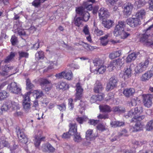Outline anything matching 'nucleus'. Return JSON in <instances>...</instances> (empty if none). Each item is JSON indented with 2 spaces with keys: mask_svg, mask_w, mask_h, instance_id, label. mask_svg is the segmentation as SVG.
<instances>
[{
  "mask_svg": "<svg viewBox=\"0 0 153 153\" xmlns=\"http://www.w3.org/2000/svg\"><path fill=\"white\" fill-rule=\"evenodd\" d=\"M15 56V53L14 52H11L10 55L8 56L5 59L4 61H1L0 62V74L4 76L7 74V71L11 70L14 68V67L13 66H7L5 65L4 66V63H9L11 61L12 59Z\"/></svg>",
  "mask_w": 153,
  "mask_h": 153,
  "instance_id": "1",
  "label": "nucleus"
},
{
  "mask_svg": "<svg viewBox=\"0 0 153 153\" xmlns=\"http://www.w3.org/2000/svg\"><path fill=\"white\" fill-rule=\"evenodd\" d=\"M153 28V24L146 29L145 34L142 35L140 38V41L144 45L149 46L153 45V41L152 39V36L149 33Z\"/></svg>",
  "mask_w": 153,
  "mask_h": 153,
  "instance_id": "2",
  "label": "nucleus"
},
{
  "mask_svg": "<svg viewBox=\"0 0 153 153\" xmlns=\"http://www.w3.org/2000/svg\"><path fill=\"white\" fill-rule=\"evenodd\" d=\"M16 132L19 139L20 143L22 144L27 145L28 138L24 133V129L20 130L19 127L16 128Z\"/></svg>",
  "mask_w": 153,
  "mask_h": 153,
  "instance_id": "3",
  "label": "nucleus"
},
{
  "mask_svg": "<svg viewBox=\"0 0 153 153\" xmlns=\"http://www.w3.org/2000/svg\"><path fill=\"white\" fill-rule=\"evenodd\" d=\"M76 13L80 16L83 21H87L90 18V14L87 11L84 10V9L82 7L76 8Z\"/></svg>",
  "mask_w": 153,
  "mask_h": 153,
  "instance_id": "4",
  "label": "nucleus"
},
{
  "mask_svg": "<svg viewBox=\"0 0 153 153\" xmlns=\"http://www.w3.org/2000/svg\"><path fill=\"white\" fill-rule=\"evenodd\" d=\"M149 60L146 59L144 62L139 63L135 68V72L137 73H140L146 70L149 64Z\"/></svg>",
  "mask_w": 153,
  "mask_h": 153,
  "instance_id": "5",
  "label": "nucleus"
},
{
  "mask_svg": "<svg viewBox=\"0 0 153 153\" xmlns=\"http://www.w3.org/2000/svg\"><path fill=\"white\" fill-rule=\"evenodd\" d=\"M12 108V109H16L19 108V104L17 102L9 101L3 105L1 108V110L6 111Z\"/></svg>",
  "mask_w": 153,
  "mask_h": 153,
  "instance_id": "6",
  "label": "nucleus"
},
{
  "mask_svg": "<svg viewBox=\"0 0 153 153\" xmlns=\"http://www.w3.org/2000/svg\"><path fill=\"white\" fill-rule=\"evenodd\" d=\"M118 81L117 78L114 76L111 77L109 80V81L107 84L106 90L108 91L111 90L117 86Z\"/></svg>",
  "mask_w": 153,
  "mask_h": 153,
  "instance_id": "7",
  "label": "nucleus"
},
{
  "mask_svg": "<svg viewBox=\"0 0 153 153\" xmlns=\"http://www.w3.org/2000/svg\"><path fill=\"white\" fill-rule=\"evenodd\" d=\"M30 94V92H29L23 96L24 99L22 105L23 108L26 111H28L31 108L30 99L29 97Z\"/></svg>",
  "mask_w": 153,
  "mask_h": 153,
  "instance_id": "8",
  "label": "nucleus"
},
{
  "mask_svg": "<svg viewBox=\"0 0 153 153\" xmlns=\"http://www.w3.org/2000/svg\"><path fill=\"white\" fill-rule=\"evenodd\" d=\"M126 22L128 25L132 27H137L138 25L140 24V19L137 18L130 17L128 19Z\"/></svg>",
  "mask_w": 153,
  "mask_h": 153,
  "instance_id": "9",
  "label": "nucleus"
},
{
  "mask_svg": "<svg viewBox=\"0 0 153 153\" xmlns=\"http://www.w3.org/2000/svg\"><path fill=\"white\" fill-rule=\"evenodd\" d=\"M8 88L11 92L16 94H19L21 93V89L17 85L15 82L11 83L8 86Z\"/></svg>",
  "mask_w": 153,
  "mask_h": 153,
  "instance_id": "10",
  "label": "nucleus"
},
{
  "mask_svg": "<svg viewBox=\"0 0 153 153\" xmlns=\"http://www.w3.org/2000/svg\"><path fill=\"white\" fill-rule=\"evenodd\" d=\"M125 27V22L122 21H120L115 27L114 30L113 31L114 35L117 36L119 35V33L121 31L123 30L124 27Z\"/></svg>",
  "mask_w": 153,
  "mask_h": 153,
  "instance_id": "11",
  "label": "nucleus"
},
{
  "mask_svg": "<svg viewBox=\"0 0 153 153\" xmlns=\"http://www.w3.org/2000/svg\"><path fill=\"white\" fill-rule=\"evenodd\" d=\"M143 102L144 105L147 108L151 106L152 104V100L153 96L152 94H148L143 95Z\"/></svg>",
  "mask_w": 153,
  "mask_h": 153,
  "instance_id": "12",
  "label": "nucleus"
},
{
  "mask_svg": "<svg viewBox=\"0 0 153 153\" xmlns=\"http://www.w3.org/2000/svg\"><path fill=\"white\" fill-rule=\"evenodd\" d=\"M99 16L100 19H104L109 16V13L108 10L105 8H101L98 11Z\"/></svg>",
  "mask_w": 153,
  "mask_h": 153,
  "instance_id": "13",
  "label": "nucleus"
},
{
  "mask_svg": "<svg viewBox=\"0 0 153 153\" xmlns=\"http://www.w3.org/2000/svg\"><path fill=\"white\" fill-rule=\"evenodd\" d=\"M123 63L124 60L123 59L120 58H118L114 60L113 63L111 64L108 67V68L110 71H111L114 69V68H115V66L116 65H121Z\"/></svg>",
  "mask_w": 153,
  "mask_h": 153,
  "instance_id": "14",
  "label": "nucleus"
},
{
  "mask_svg": "<svg viewBox=\"0 0 153 153\" xmlns=\"http://www.w3.org/2000/svg\"><path fill=\"white\" fill-rule=\"evenodd\" d=\"M135 124L134 126L130 127V130L131 132H137L143 129V125L140 122H135Z\"/></svg>",
  "mask_w": 153,
  "mask_h": 153,
  "instance_id": "15",
  "label": "nucleus"
},
{
  "mask_svg": "<svg viewBox=\"0 0 153 153\" xmlns=\"http://www.w3.org/2000/svg\"><path fill=\"white\" fill-rule=\"evenodd\" d=\"M76 94L75 101L77 100H79L82 96L83 89L82 88L79 83H77L76 85Z\"/></svg>",
  "mask_w": 153,
  "mask_h": 153,
  "instance_id": "16",
  "label": "nucleus"
},
{
  "mask_svg": "<svg viewBox=\"0 0 153 153\" xmlns=\"http://www.w3.org/2000/svg\"><path fill=\"white\" fill-rule=\"evenodd\" d=\"M124 70L125 71L123 74L121 73L120 74V76L125 80L131 76V69L130 66L128 65L125 68Z\"/></svg>",
  "mask_w": 153,
  "mask_h": 153,
  "instance_id": "17",
  "label": "nucleus"
},
{
  "mask_svg": "<svg viewBox=\"0 0 153 153\" xmlns=\"http://www.w3.org/2000/svg\"><path fill=\"white\" fill-rule=\"evenodd\" d=\"M41 149L44 152L49 151L50 152H53L55 150V149L49 143H47L45 145L43 144Z\"/></svg>",
  "mask_w": 153,
  "mask_h": 153,
  "instance_id": "18",
  "label": "nucleus"
},
{
  "mask_svg": "<svg viewBox=\"0 0 153 153\" xmlns=\"http://www.w3.org/2000/svg\"><path fill=\"white\" fill-rule=\"evenodd\" d=\"M153 75V71L150 70L143 74L141 77V80L146 81L149 80Z\"/></svg>",
  "mask_w": 153,
  "mask_h": 153,
  "instance_id": "19",
  "label": "nucleus"
},
{
  "mask_svg": "<svg viewBox=\"0 0 153 153\" xmlns=\"http://www.w3.org/2000/svg\"><path fill=\"white\" fill-rule=\"evenodd\" d=\"M133 6L131 3H128L125 4L123 13L126 15H130L131 13Z\"/></svg>",
  "mask_w": 153,
  "mask_h": 153,
  "instance_id": "20",
  "label": "nucleus"
},
{
  "mask_svg": "<svg viewBox=\"0 0 153 153\" xmlns=\"http://www.w3.org/2000/svg\"><path fill=\"white\" fill-rule=\"evenodd\" d=\"M69 127L70 128L68 133L70 134L72 136L75 135L76 133H77V126L76 123H70L69 125Z\"/></svg>",
  "mask_w": 153,
  "mask_h": 153,
  "instance_id": "21",
  "label": "nucleus"
},
{
  "mask_svg": "<svg viewBox=\"0 0 153 153\" xmlns=\"http://www.w3.org/2000/svg\"><path fill=\"white\" fill-rule=\"evenodd\" d=\"M104 88L101 83L99 81H97L94 85V89L95 93H99L102 91Z\"/></svg>",
  "mask_w": 153,
  "mask_h": 153,
  "instance_id": "22",
  "label": "nucleus"
},
{
  "mask_svg": "<svg viewBox=\"0 0 153 153\" xmlns=\"http://www.w3.org/2000/svg\"><path fill=\"white\" fill-rule=\"evenodd\" d=\"M99 108L100 111L102 112L109 113L112 111L111 108L107 105H100L99 106Z\"/></svg>",
  "mask_w": 153,
  "mask_h": 153,
  "instance_id": "23",
  "label": "nucleus"
},
{
  "mask_svg": "<svg viewBox=\"0 0 153 153\" xmlns=\"http://www.w3.org/2000/svg\"><path fill=\"white\" fill-rule=\"evenodd\" d=\"M135 92V90L133 88H127L123 91V94L126 97H128L132 96Z\"/></svg>",
  "mask_w": 153,
  "mask_h": 153,
  "instance_id": "24",
  "label": "nucleus"
},
{
  "mask_svg": "<svg viewBox=\"0 0 153 153\" xmlns=\"http://www.w3.org/2000/svg\"><path fill=\"white\" fill-rule=\"evenodd\" d=\"M140 54L139 52L137 53L134 52L129 54L127 57L126 61L127 62H131L132 61L134 60L137 56Z\"/></svg>",
  "mask_w": 153,
  "mask_h": 153,
  "instance_id": "25",
  "label": "nucleus"
},
{
  "mask_svg": "<svg viewBox=\"0 0 153 153\" xmlns=\"http://www.w3.org/2000/svg\"><path fill=\"white\" fill-rule=\"evenodd\" d=\"M93 132V130L91 129H89L86 131L85 137L87 140H91L94 139V135Z\"/></svg>",
  "mask_w": 153,
  "mask_h": 153,
  "instance_id": "26",
  "label": "nucleus"
},
{
  "mask_svg": "<svg viewBox=\"0 0 153 153\" xmlns=\"http://www.w3.org/2000/svg\"><path fill=\"white\" fill-rule=\"evenodd\" d=\"M112 111L118 114H121L124 113L125 111V109L123 107L115 106L113 108Z\"/></svg>",
  "mask_w": 153,
  "mask_h": 153,
  "instance_id": "27",
  "label": "nucleus"
},
{
  "mask_svg": "<svg viewBox=\"0 0 153 153\" xmlns=\"http://www.w3.org/2000/svg\"><path fill=\"white\" fill-rule=\"evenodd\" d=\"M4 147H9V144L4 137H1L0 139V148L2 149Z\"/></svg>",
  "mask_w": 153,
  "mask_h": 153,
  "instance_id": "28",
  "label": "nucleus"
},
{
  "mask_svg": "<svg viewBox=\"0 0 153 153\" xmlns=\"http://www.w3.org/2000/svg\"><path fill=\"white\" fill-rule=\"evenodd\" d=\"M145 10L144 9H142L136 13L135 16L139 19H142L145 16Z\"/></svg>",
  "mask_w": 153,
  "mask_h": 153,
  "instance_id": "29",
  "label": "nucleus"
},
{
  "mask_svg": "<svg viewBox=\"0 0 153 153\" xmlns=\"http://www.w3.org/2000/svg\"><path fill=\"white\" fill-rule=\"evenodd\" d=\"M57 87L60 89L66 90L69 88V85L65 82H60L58 83Z\"/></svg>",
  "mask_w": 153,
  "mask_h": 153,
  "instance_id": "30",
  "label": "nucleus"
},
{
  "mask_svg": "<svg viewBox=\"0 0 153 153\" xmlns=\"http://www.w3.org/2000/svg\"><path fill=\"white\" fill-rule=\"evenodd\" d=\"M121 54V50H119L110 54L109 57L111 59H114L117 57L120 56Z\"/></svg>",
  "mask_w": 153,
  "mask_h": 153,
  "instance_id": "31",
  "label": "nucleus"
},
{
  "mask_svg": "<svg viewBox=\"0 0 153 153\" xmlns=\"http://www.w3.org/2000/svg\"><path fill=\"white\" fill-rule=\"evenodd\" d=\"M110 124L112 127H116L124 126L125 125V123L123 122L117 121L111 122L110 123Z\"/></svg>",
  "mask_w": 153,
  "mask_h": 153,
  "instance_id": "32",
  "label": "nucleus"
},
{
  "mask_svg": "<svg viewBox=\"0 0 153 153\" xmlns=\"http://www.w3.org/2000/svg\"><path fill=\"white\" fill-rule=\"evenodd\" d=\"M45 138L41 137H40L36 136L34 140V143L35 146L37 148L39 146L41 141Z\"/></svg>",
  "mask_w": 153,
  "mask_h": 153,
  "instance_id": "33",
  "label": "nucleus"
},
{
  "mask_svg": "<svg viewBox=\"0 0 153 153\" xmlns=\"http://www.w3.org/2000/svg\"><path fill=\"white\" fill-rule=\"evenodd\" d=\"M113 21L110 20H107L102 22V25L105 28L109 29L112 26Z\"/></svg>",
  "mask_w": 153,
  "mask_h": 153,
  "instance_id": "34",
  "label": "nucleus"
},
{
  "mask_svg": "<svg viewBox=\"0 0 153 153\" xmlns=\"http://www.w3.org/2000/svg\"><path fill=\"white\" fill-rule=\"evenodd\" d=\"M131 32H126L124 30L121 31L119 33V35L120 36V37L122 39L126 38L130 35Z\"/></svg>",
  "mask_w": 153,
  "mask_h": 153,
  "instance_id": "35",
  "label": "nucleus"
},
{
  "mask_svg": "<svg viewBox=\"0 0 153 153\" xmlns=\"http://www.w3.org/2000/svg\"><path fill=\"white\" fill-rule=\"evenodd\" d=\"M11 153H19L20 151L19 146L15 144L13 145V146L10 147Z\"/></svg>",
  "mask_w": 153,
  "mask_h": 153,
  "instance_id": "36",
  "label": "nucleus"
},
{
  "mask_svg": "<svg viewBox=\"0 0 153 153\" xmlns=\"http://www.w3.org/2000/svg\"><path fill=\"white\" fill-rule=\"evenodd\" d=\"M108 35H106L104 36L101 37L100 39L101 40V44L103 46L106 45L108 42L107 39L108 37Z\"/></svg>",
  "mask_w": 153,
  "mask_h": 153,
  "instance_id": "37",
  "label": "nucleus"
},
{
  "mask_svg": "<svg viewBox=\"0 0 153 153\" xmlns=\"http://www.w3.org/2000/svg\"><path fill=\"white\" fill-rule=\"evenodd\" d=\"M82 21H83L81 17L76 18L75 17L74 18V24L76 26L78 27H79L82 24Z\"/></svg>",
  "mask_w": 153,
  "mask_h": 153,
  "instance_id": "38",
  "label": "nucleus"
},
{
  "mask_svg": "<svg viewBox=\"0 0 153 153\" xmlns=\"http://www.w3.org/2000/svg\"><path fill=\"white\" fill-rule=\"evenodd\" d=\"M19 60H20L22 58H27L29 56V53L27 52L20 51L18 52Z\"/></svg>",
  "mask_w": 153,
  "mask_h": 153,
  "instance_id": "39",
  "label": "nucleus"
},
{
  "mask_svg": "<svg viewBox=\"0 0 153 153\" xmlns=\"http://www.w3.org/2000/svg\"><path fill=\"white\" fill-rule=\"evenodd\" d=\"M103 61L99 59H97L94 60V65L98 68L103 65Z\"/></svg>",
  "mask_w": 153,
  "mask_h": 153,
  "instance_id": "40",
  "label": "nucleus"
},
{
  "mask_svg": "<svg viewBox=\"0 0 153 153\" xmlns=\"http://www.w3.org/2000/svg\"><path fill=\"white\" fill-rule=\"evenodd\" d=\"M145 118L144 115H141L139 117L135 116L133 118L131 119V122H140Z\"/></svg>",
  "mask_w": 153,
  "mask_h": 153,
  "instance_id": "41",
  "label": "nucleus"
},
{
  "mask_svg": "<svg viewBox=\"0 0 153 153\" xmlns=\"http://www.w3.org/2000/svg\"><path fill=\"white\" fill-rule=\"evenodd\" d=\"M49 84H51V81H49L48 79H44L41 80L40 85L42 86V88L45 86L46 87L47 85Z\"/></svg>",
  "mask_w": 153,
  "mask_h": 153,
  "instance_id": "42",
  "label": "nucleus"
},
{
  "mask_svg": "<svg viewBox=\"0 0 153 153\" xmlns=\"http://www.w3.org/2000/svg\"><path fill=\"white\" fill-rule=\"evenodd\" d=\"M26 89L27 90H32L34 87V85L31 82L29 79H27L26 81Z\"/></svg>",
  "mask_w": 153,
  "mask_h": 153,
  "instance_id": "43",
  "label": "nucleus"
},
{
  "mask_svg": "<svg viewBox=\"0 0 153 153\" xmlns=\"http://www.w3.org/2000/svg\"><path fill=\"white\" fill-rule=\"evenodd\" d=\"M65 72V79L68 80H71L73 78V75L72 72L71 71L69 72Z\"/></svg>",
  "mask_w": 153,
  "mask_h": 153,
  "instance_id": "44",
  "label": "nucleus"
},
{
  "mask_svg": "<svg viewBox=\"0 0 153 153\" xmlns=\"http://www.w3.org/2000/svg\"><path fill=\"white\" fill-rule=\"evenodd\" d=\"M146 130L149 131L153 129V120L148 122L146 125Z\"/></svg>",
  "mask_w": 153,
  "mask_h": 153,
  "instance_id": "45",
  "label": "nucleus"
},
{
  "mask_svg": "<svg viewBox=\"0 0 153 153\" xmlns=\"http://www.w3.org/2000/svg\"><path fill=\"white\" fill-rule=\"evenodd\" d=\"M83 6L82 7L84 9V10H85V9L91 10L92 9V4H89L88 2H84L83 4Z\"/></svg>",
  "mask_w": 153,
  "mask_h": 153,
  "instance_id": "46",
  "label": "nucleus"
},
{
  "mask_svg": "<svg viewBox=\"0 0 153 153\" xmlns=\"http://www.w3.org/2000/svg\"><path fill=\"white\" fill-rule=\"evenodd\" d=\"M73 136H74V140L75 142H78L81 141L82 138L79 133H77Z\"/></svg>",
  "mask_w": 153,
  "mask_h": 153,
  "instance_id": "47",
  "label": "nucleus"
},
{
  "mask_svg": "<svg viewBox=\"0 0 153 153\" xmlns=\"http://www.w3.org/2000/svg\"><path fill=\"white\" fill-rule=\"evenodd\" d=\"M145 4V0H139L138 1L136 2L135 5H136L137 7L139 8L144 6Z\"/></svg>",
  "mask_w": 153,
  "mask_h": 153,
  "instance_id": "48",
  "label": "nucleus"
},
{
  "mask_svg": "<svg viewBox=\"0 0 153 153\" xmlns=\"http://www.w3.org/2000/svg\"><path fill=\"white\" fill-rule=\"evenodd\" d=\"M133 111L135 115L138 114H140V113L142 112V108L140 106H138L135 108Z\"/></svg>",
  "mask_w": 153,
  "mask_h": 153,
  "instance_id": "49",
  "label": "nucleus"
},
{
  "mask_svg": "<svg viewBox=\"0 0 153 153\" xmlns=\"http://www.w3.org/2000/svg\"><path fill=\"white\" fill-rule=\"evenodd\" d=\"M135 114L133 110L129 111L127 114L125 115V117L127 118L135 116Z\"/></svg>",
  "mask_w": 153,
  "mask_h": 153,
  "instance_id": "50",
  "label": "nucleus"
},
{
  "mask_svg": "<svg viewBox=\"0 0 153 153\" xmlns=\"http://www.w3.org/2000/svg\"><path fill=\"white\" fill-rule=\"evenodd\" d=\"M8 96V94L5 91L0 92V100H1L6 98Z\"/></svg>",
  "mask_w": 153,
  "mask_h": 153,
  "instance_id": "51",
  "label": "nucleus"
},
{
  "mask_svg": "<svg viewBox=\"0 0 153 153\" xmlns=\"http://www.w3.org/2000/svg\"><path fill=\"white\" fill-rule=\"evenodd\" d=\"M96 70L100 74H103L105 71V68L103 65L102 66L98 68H97Z\"/></svg>",
  "mask_w": 153,
  "mask_h": 153,
  "instance_id": "52",
  "label": "nucleus"
},
{
  "mask_svg": "<svg viewBox=\"0 0 153 153\" xmlns=\"http://www.w3.org/2000/svg\"><path fill=\"white\" fill-rule=\"evenodd\" d=\"M35 56L39 59L43 58L44 56L43 52L42 51H39L36 54Z\"/></svg>",
  "mask_w": 153,
  "mask_h": 153,
  "instance_id": "53",
  "label": "nucleus"
},
{
  "mask_svg": "<svg viewBox=\"0 0 153 153\" xmlns=\"http://www.w3.org/2000/svg\"><path fill=\"white\" fill-rule=\"evenodd\" d=\"M94 33L97 36H100L102 35L103 33V32L102 31L99 30L98 28L96 27H95Z\"/></svg>",
  "mask_w": 153,
  "mask_h": 153,
  "instance_id": "54",
  "label": "nucleus"
},
{
  "mask_svg": "<svg viewBox=\"0 0 153 153\" xmlns=\"http://www.w3.org/2000/svg\"><path fill=\"white\" fill-rule=\"evenodd\" d=\"M65 72L63 71L61 73L56 74L55 76L58 79H62V78H65Z\"/></svg>",
  "mask_w": 153,
  "mask_h": 153,
  "instance_id": "55",
  "label": "nucleus"
},
{
  "mask_svg": "<svg viewBox=\"0 0 153 153\" xmlns=\"http://www.w3.org/2000/svg\"><path fill=\"white\" fill-rule=\"evenodd\" d=\"M36 99H38L39 98L41 97L43 95L42 91L40 90H37L36 91Z\"/></svg>",
  "mask_w": 153,
  "mask_h": 153,
  "instance_id": "56",
  "label": "nucleus"
},
{
  "mask_svg": "<svg viewBox=\"0 0 153 153\" xmlns=\"http://www.w3.org/2000/svg\"><path fill=\"white\" fill-rule=\"evenodd\" d=\"M83 31L86 35H89L90 33L89 30V28L87 25H86L84 27L83 30Z\"/></svg>",
  "mask_w": 153,
  "mask_h": 153,
  "instance_id": "57",
  "label": "nucleus"
},
{
  "mask_svg": "<svg viewBox=\"0 0 153 153\" xmlns=\"http://www.w3.org/2000/svg\"><path fill=\"white\" fill-rule=\"evenodd\" d=\"M13 45H15L17 42V38L14 35L13 36L10 40Z\"/></svg>",
  "mask_w": 153,
  "mask_h": 153,
  "instance_id": "58",
  "label": "nucleus"
},
{
  "mask_svg": "<svg viewBox=\"0 0 153 153\" xmlns=\"http://www.w3.org/2000/svg\"><path fill=\"white\" fill-rule=\"evenodd\" d=\"M98 118L100 119H105L108 118V115L107 114H100L97 117Z\"/></svg>",
  "mask_w": 153,
  "mask_h": 153,
  "instance_id": "59",
  "label": "nucleus"
},
{
  "mask_svg": "<svg viewBox=\"0 0 153 153\" xmlns=\"http://www.w3.org/2000/svg\"><path fill=\"white\" fill-rule=\"evenodd\" d=\"M41 2V0H35L32 3V4L35 7H37L39 5Z\"/></svg>",
  "mask_w": 153,
  "mask_h": 153,
  "instance_id": "60",
  "label": "nucleus"
},
{
  "mask_svg": "<svg viewBox=\"0 0 153 153\" xmlns=\"http://www.w3.org/2000/svg\"><path fill=\"white\" fill-rule=\"evenodd\" d=\"M99 122V120H89L88 123L91 125H92L95 126Z\"/></svg>",
  "mask_w": 153,
  "mask_h": 153,
  "instance_id": "61",
  "label": "nucleus"
},
{
  "mask_svg": "<svg viewBox=\"0 0 153 153\" xmlns=\"http://www.w3.org/2000/svg\"><path fill=\"white\" fill-rule=\"evenodd\" d=\"M58 108L60 111H65L66 109L65 105L64 104H62L60 105H58Z\"/></svg>",
  "mask_w": 153,
  "mask_h": 153,
  "instance_id": "62",
  "label": "nucleus"
},
{
  "mask_svg": "<svg viewBox=\"0 0 153 153\" xmlns=\"http://www.w3.org/2000/svg\"><path fill=\"white\" fill-rule=\"evenodd\" d=\"M87 119L86 117H78L76 119L77 122L80 124L82 123L83 121H85Z\"/></svg>",
  "mask_w": 153,
  "mask_h": 153,
  "instance_id": "63",
  "label": "nucleus"
},
{
  "mask_svg": "<svg viewBox=\"0 0 153 153\" xmlns=\"http://www.w3.org/2000/svg\"><path fill=\"white\" fill-rule=\"evenodd\" d=\"M149 10L153 11V0H149Z\"/></svg>",
  "mask_w": 153,
  "mask_h": 153,
  "instance_id": "64",
  "label": "nucleus"
}]
</instances>
